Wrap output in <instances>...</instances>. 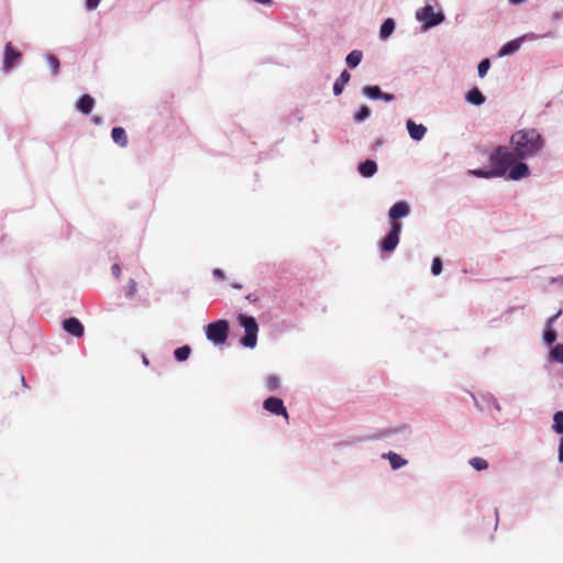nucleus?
I'll return each mask as SVG.
<instances>
[{
    "instance_id": "f257e3e1",
    "label": "nucleus",
    "mask_w": 563,
    "mask_h": 563,
    "mask_svg": "<svg viewBox=\"0 0 563 563\" xmlns=\"http://www.w3.org/2000/svg\"><path fill=\"white\" fill-rule=\"evenodd\" d=\"M545 143V139L539 130L525 128L511 134L509 146L499 145L496 150L505 151L501 158L509 168L516 161H529L541 156Z\"/></svg>"
},
{
    "instance_id": "f03ea898",
    "label": "nucleus",
    "mask_w": 563,
    "mask_h": 563,
    "mask_svg": "<svg viewBox=\"0 0 563 563\" xmlns=\"http://www.w3.org/2000/svg\"><path fill=\"white\" fill-rule=\"evenodd\" d=\"M505 151L494 150L488 157L490 169H470L468 174L479 178L490 179L504 177L509 169L504 159L501 158Z\"/></svg>"
},
{
    "instance_id": "7ed1b4c3",
    "label": "nucleus",
    "mask_w": 563,
    "mask_h": 563,
    "mask_svg": "<svg viewBox=\"0 0 563 563\" xmlns=\"http://www.w3.org/2000/svg\"><path fill=\"white\" fill-rule=\"evenodd\" d=\"M435 0H428L426 5L416 11V19L422 23L423 30H429L433 26L441 24L445 20L442 10L435 11L431 2Z\"/></svg>"
},
{
    "instance_id": "20e7f679",
    "label": "nucleus",
    "mask_w": 563,
    "mask_h": 563,
    "mask_svg": "<svg viewBox=\"0 0 563 563\" xmlns=\"http://www.w3.org/2000/svg\"><path fill=\"white\" fill-rule=\"evenodd\" d=\"M240 324L245 331V335L240 340L241 344L249 349H254L257 343L258 325L253 317L239 316Z\"/></svg>"
},
{
    "instance_id": "39448f33",
    "label": "nucleus",
    "mask_w": 563,
    "mask_h": 563,
    "mask_svg": "<svg viewBox=\"0 0 563 563\" xmlns=\"http://www.w3.org/2000/svg\"><path fill=\"white\" fill-rule=\"evenodd\" d=\"M545 36H552V33H547L545 35H539L537 33L530 32L526 33L515 40H511L504 44L500 49L498 51V57L509 56L518 52L521 47V45L525 42H532L537 41L539 38L545 37Z\"/></svg>"
},
{
    "instance_id": "423d86ee",
    "label": "nucleus",
    "mask_w": 563,
    "mask_h": 563,
    "mask_svg": "<svg viewBox=\"0 0 563 563\" xmlns=\"http://www.w3.org/2000/svg\"><path fill=\"white\" fill-rule=\"evenodd\" d=\"M229 334V322L225 320H218L209 323L206 327V336L214 345L224 344Z\"/></svg>"
},
{
    "instance_id": "0eeeda50",
    "label": "nucleus",
    "mask_w": 563,
    "mask_h": 563,
    "mask_svg": "<svg viewBox=\"0 0 563 563\" xmlns=\"http://www.w3.org/2000/svg\"><path fill=\"white\" fill-rule=\"evenodd\" d=\"M401 229H402V227L400 223H390L389 233L380 242L382 251L393 252L397 247V245L399 243V235H400Z\"/></svg>"
},
{
    "instance_id": "6e6552de",
    "label": "nucleus",
    "mask_w": 563,
    "mask_h": 563,
    "mask_svg": "<svg viewBox=\"0 0 563 563\" xmlns=\"http://www.w3.org/2000/svg\"><path fill=\"white\" fill-rule=\"evenodd\" d=\"M21 53L13 48L9 42L4 46L2 71L8 74L14 66L19 64Z\"/></svg>"
},
{
    "instance_id": "1a4fd4ad",
    "label": "nucleus",
    "mask_w": 563,
    "mask_h": 563,
    "mask_svg": "<svg viewBox=\"0 0 563 563\" xmlns=\"http://www.w3.org/2000/svg\"><path fill=\"white\" fill-rule=\"evenodd\" d=\"M472 397L479 410H489L490 408H495L498 412L501 410L497 398L490 393L479 394L477 397L473 395Z\"/></svg>"
},
{
    "instance_id": "9d476101",
    "label": "nucleus",
    "mask_w": 563,
    "mask_h": 563,
    "mask_svg": "<svg viewBox=\"0 0 563 563\" xmlns=\"http://www.w3.org/2000/svg\"><path fill=\"white\" fill-rule=\"evenodd\" d=\"M507 175L509 179L518 181L528 178L531 175V170L526 161H516L507 170Z\"/></svg>"
},
{
    "instance_id": "9b49d317",
    "label": "nucleus",
    "mask_w": 563,
    "mask_h": 563,
    "mask_svg": "<svg viewBox=\"0 0 563 563\" xmlns=\"http://www.w3.org/2000/svg\"><path fill=\"white\" fill-rule=\"evenodd\" d=\"M263 407L271 413L283 416L286 420H288V412L280 398L269 397L264 401Z\"/></svg>"
},
{
    "instance_id": "f8f14e48",
    "label": "nucleus",
    "mask_w": 563,
    "mask_h": 563,
    "mask_svg": "<svg viewBox=\"0 0 563 563\" xmlns=\"http://www.w3.org/2000/svg\"><path fill=\"white\" fill-rule=\"evenodd\" d=\"M409 213V205L406 201H398L389 209L388 217L391 220L390 223H399L398 220L406 218Z\"/></svg>"
},
{
    "instance_id": "ddd939ff",
    "label": "nucleus",
    "mask_w": 563,
    "mask_h": 563,
    "mask_svg": "<svg viewBox=\"0 0 563 563\" xmlns=\"http://www.w3.org/2000/svg\"><path fill=\"white\" fill-rule=\"evenodd\" d=\"M362 93L373 100L382 99L385 102L395 100V96L391 93L383 92L378 86H365L362 89Z\"/></svg>"
},
{
    "instance_id": "4468645a",
    "label": "nucleus",
    "mask_w": 563,
    "mask_h": 563,
    "mask_svg": "<svg viewBox=\"0 0 563 563\" xmlns=\"http://www.w3.org/2000/svg\"><path fill=\"white\" fill-rule=\"evenodd\" d=\"M63 328L69 334L81 338L84 335V325L77 318H68L63 321Z\"/></svg>"
},
{
    "instance_id": "2eb2a0df",
    "label": "nucleus",
    "mask_w": 563,
    "mask_h": 563,
    "mask_svg": "<svg viewBox=\"0 0 563 563\" xmlns=\"http://www.w3.org/2000/svg\"><path fill=\"white\" fill-rule=\"evenodd\" d=\"M406 128L413 141H421L427 133V128L423 124H417L413 120L406 121Z\"/></svg>"
},
{
    "instance_id": "dca6fc26",
    "label": "nucleus",
    "mask_w": 563,
    "mask_h": 563,
    "mask_svg": "<svg viewBox=\"0 0 563 563\" xmlns=\"http://www.w3.org/2000/svg\"><path fill=\"white\" fill-rule=\"evenodd\" d=\"M562 311L560 310L554 316L550 317L545 324V330L543 333V340L547 344H552L556 340V332L553 329V323L561 316Z\"/></svg>"
},
{
    "instance_id": "f3484780",
    "label": "nucleus",
    "mask_w": 563,
    "mask_h": 563,
    "mask_svg": "<svg viewBox=\"0 0 563 563\" xmlns=\"http://www.w3.org/2000/svg\"><path fill=\"white\" fill-rule=\"evenodd\" d=\"M382 457L389 461L393 470H399L408 464V461L406 459L391 451H389L388 453H384Z\"/></svg>"
},
{
    "instance_id": "a211bd4d",
    "label": "nucleus",
    "mask_w": 563,
    "mask_h": 563,
    "mask_svg": "<svg viewBox=\"0 0 563 563\" xmlns=\"http://www.w3.org/2000/svg\"><path fill=\"white\" fill-rule=\"evenodd\" d=\"M95 106V99L90 95H84L77 101L76 108L78 111L88 114Z\"/></svg>"
},
{
    "instance_id": "6ab92c4d",
    "label": "nucleus",
    "mask_w": 563,
    "mask_h": 563,
    "mask_svg": "<svg viewBox=\"0 0 563 563\" xmlns=\"http://www.w3.org/2000/svg\"><path fill=\"white\" fill-rule=\"evenodd\" d=\"M465 100L474 106H482L486 98L478 88H473L465 95Z\"/></svg>"
},
{
    "instance_id": "aec40b11",
    "label": "nucleus",
    "mask_w": 563,
    "mask_h": 563,
    "mask_svg": "<svg viewBox=\"0 0 563 563\" xmlns=\"http://www.w3.org/2000/svg\"><path fill=\"white\" fill-rule=\"evenodd\" d=\"M358 172L363 177H372L377 172V164L372 159H366L360 164Z\"/></svg>"
},
{
    "instance_id": "412c9836",
    "label": "nucleus",
    "mask_w": 563,
    "mask_h": 563,
    "mask_svg": "<svg viewBox=\"0 0 563 563\" xmlns=\"http://www.w3.org/2000/svg\"><path fill=\"white\" fill-rule=\"evenodd\" d=\"M350 78H351V75L346 70H343L341 73L340 77L335 80V82L333 85V93L335 96H339L342 93L344 86L349 82Z\"/></svg>"
},
{
    "instance_id": "4be33fe9",
    "label": "nucleus",
    "mask_w": 563,
    "mask_h": 563,
    "mask_svg": "<svg viewBox=\"0 0 563 563\" xmlns=\"http://www.w3.org/2000/svg\"><path fill=\"white\" fill-rule=\"evenodd\" d=\"M111 137L117 144L121 146H125L128 144L126 133L123 128H113L111 131Z\"/></svg>"
},
{
    "instance_id": "5701e85b",
    "label": "nucleus",
    "mask_w": 563,
    "mask_h": 563,
    "mask_svg": "<svg viewBox=\"0 0 563 563\" xmlns=\"http://www.w3.org/2000/svg\"><path fill=\"white\" fill-rule=\"evenodd\" d=\"M363 58V53L360 49H354L347 54L345 62L346 65L351 68H355L360 65Z\"/></svg>"
},
{
    "instance_id": "b1692460",
    "label": "nucleus",
    "mask_w": 563,
    "mask_h": 563,
    "mask_svg": "<svg viewBox=\"0 0 563 563\" xmlns=\"http://www.w3.org/2000/svg\"><path fill=\"white\" fill-rule=\"evenodd\" d=\"M395 30V22L393 19H387L383 22L380 30H379V36L382 40L388 38Z\"/></svg>"
},
{
    "instance_id": "393cba45",
    "label": "nucleus",
    "mask_w": 563,
    "mask_h": 563,
    "mask_svg": "<svg viewBox=\"0 0 563 563\" xmlns=\"http://www.w3.org/2000/svg\"><path fill=\"white\" fill-rule=\"evenodd\" d=\"M552 430L555 433L563 435V411H558L554 413Z\"/></svg>"
},
{
    "instance_id": "a878e982",
    "label": "nucleus",
    "mask_w": 563,
    "mask_h": 563,
    "mask_svg": "<svg viewBox=\"0 0 563 563\" xmlns=\"http://www.w3.org/2000/svg\"><path fill=\"white\" fill-rule=\"evenodd\" d=\"M468 463L476 471H485L488 468V462L483 457H472Z\"/></svg>"
},
{
    "instance_id": "bb28decb",
    "label": "nucleus",
    "mask_w": 563,
    "mask_h": 563,
    "mask_svg": "<svg viewBox=\"0 0 563 563\" xmlns=\"http://www.w3.org/2000/svg\"><path fill=\"white\" fill-rule=\"evenodd\" d=\"M550 356L553 361L563 364V344L554 345L550 351Z\"/></svg>"
},
{
    "instance_id": "cd10ccee",
    "label": "nucleus",
    "mask_w": 563,
    "mask_h": 563,
    "mask_svg": "<svg viewBox=\"0 0 563 563\" xmlns=\"http://www.w3.org/2000/svg\"><path fill=\"white\" fill-rule=\"evenodd\" d=\"M190 347L185 345L175 350L174 355L178 362L186 361L190 355Z\"/></svg>"
},
{
    "instance_id": "c85d7f7f",
    "label": "nucleus",
    "mask_w": 563,
    "mask_h": 563,
    "mask_svg": "<svg viewBox=\"0 0 563 563\" xmlns=\"http://www.w3.org/2000/svg\"><path fill=\"white\" fill-rule=\"evenodd\" d=\"M371 115V110L367 106H362L358 112L354 114V120L357 123L365 121Z\"/></svg>"
},
{
    "instance_id": "c756f323",
    "label": "nucleus",
    "mask_w": 563,
    "mask_h": 563,
    "mask_svg": "<svg viewBox=\"0 0 563 563\" xmlns=\"http://www.w3.org/2000/svg\"><path fill=\"white\" fill-rule=\"evenodd\" d=\"M266 387L268 390L274 391L279 387V378L275 375H271L266 378Z\"/></svg>"
},
{
    "instance_id": "7c9ffc66",
    "label": "nucleus",
    "mask_w": 563,
    "mask_h": 563,
    "mask_svg": "<svg viewBox=\"0 0 563 563\" xmlns=\"http://www.w3.org/2000/svg\"><path fill=\"white\" fill-rule=\"evenodd\" d=\"M490 67V62L489 59L485 58L483 59L479 64H478V67H477V71H478V76L481 78L485 77L488 69Z\"/></svg>"
},
{
    "instance_id": "2f4dec72",
    "label": "nucleus",
    "mask_w": 563,
    "mask_h": 563,
    "mask_svg": "<svg viewBox=\"0 0 563 563\" xmlns=\"http://www.w3.org/2000/svg\"><path fill=\"white\" fill-rule=\"evenodd\" d=\"M47 63L53 71V74L56 75L59 69V60L57 59V57L54 55H48Z\"/></svg>"
},
{
    "instance_id": "473e14b6",
    "label": "nucleus",
    "mask_w": 563,
    "mask_h": 563,
    "mask_svg": "<svg viewBox=\"0 0 563 563\" xmlns=\"http://www.w3.org/2000/svg\"><path fill=\"white\" fill-rule=\"evenodd\" d=\"M431 272L433 275H439L442 272V262H441L440 257L433 258Z\"/></svg>"
},
{
    "instance_id": "72a5a7b5",
    "label": "nucleus",
    "mask_w": 563,
    "mask_h": 563,
    "mask_svg": "<svg viewBox=\"0 0 563 563\" xmlns=\"http://www.w3.org/2000/svg\"><path fill=\"white\" fill-rule=\"evenodd\" d=\"M101 0H87L86 1V7L88 10H95L97 9V7L99 5Z\"/></svg>"
},
{
    "instance_id": "f704fd0d",
    "label": "nucleus",
    "mask_w": 563,
    "mask_h": 563,
    "mask_svg": "<svg viewBox=\"0 0 563 563\" xmlns=\"http://www.w3.org/2000/svg\"><path fill=\"white\" fill-rule=\"evenodd\" d=\"M129 284L130 285H129L128 296L133 297L136 291V283L133 279H131Z\"/></svg>"
},
{
    "instance_id": "c9c22d12",
    "label": "nucleus",
    "mask_w": 563,
    "mask_h": 563,
    "mask_svg": "<svg viewBox=\"0 0 563 563\" xmlns=\"http://www.w3.org/2000/svg\"><path fill=\"white\" fill-rule=\"evenodd\" d=\"M111 271H112V274L115 278H119L120 277V274H121V268L119 266V264H114L112 267H111Z\"/></svg>"
},
{
    "instance_id": "e433bc0d",
    "label": "nucleus",
    "mask_w": 563,
    "mask_h": 563,
    "mask_svg": "<svg viewBox=\"0 0 563 563\" xmlns=\"http://www.w3.org/2000/svg\"><path fill=\"white\" fill-rule=\"evenodd\" d=\"M213 276L217 277L218 279H224L225 278V274L222 269L220 268H216L213 271Z\"/></svg>"
},
{
    "instance_id": "4c0bfd02",
    "label": "nucleus",
    "mask_w": 563,
    "mask_h": 563,
    "mask_svg": "<svg viewBox=\"0 0 563 563\" xmlns=\"http://www.w3.org/2000/svg\"><path fill=\"white\" fill-rule=\"evenodd\" d=\"M559 462L563 463V437L560 439L559 443Z\"/></svg>"
},
{
    "instance_id": "58836bf2",
    "label": "nucleus",
    "mask_w": 563,
    "mask_h": 563,
    "mask_svg": "<svg viewBox=\"0 0 563 563\" xmlns=\"http://www.w3.org/2000/svg\"><path fill=\"white\" fill-rule=\"evenodd\" d=\"M254 2L261 3V4H269L271 0H253Z\"/></svg>"
},
{
    "instance_id": "ea45409f",
    "label": "nucleus",
    "mask_w": 563,
    "mask_h": 563,
    "mask_svg": "<svg viewBox=\"0 0 563 563\" xmlns=\"http://www.w3.org/2000/svg\"><path fill=\"white\" fill-rule=\"evenodd\" d=\"M233 287L234 288H241L242 286L240 284H234Z\"/></svg>"
},
{
    "instance_id": "a19ab883",
    "label": "nucleus",
    "mask_w": 563,
    "mask_h": 563,
    "mask_svg": "<svg viewBox=\"0 0 563 563\" xmlns=\"http://www.w3.org/2000/svg\"><path fill=\"white\" fill-rule=\"evenodd\" d=\"M143 363L146 365L148 364V361L146 360V357L143 358Z\"/></svg>"
},
{
    "instance_id": "79ce46f5",
    "label": "nucleus",
    "mask_w": 563,
    "mask_h": 563,
    "mask_svg": "<svg viewBox=\"0 0 563 563\" xmlns=\"http://www.w3.org/2000/svg\"><path fill=\"white\" fill-rule=\"evenodd\" d=\"M21 380H22L23 385H25V379H24V377H21Z\"/></svg>"
}]
</instances>
